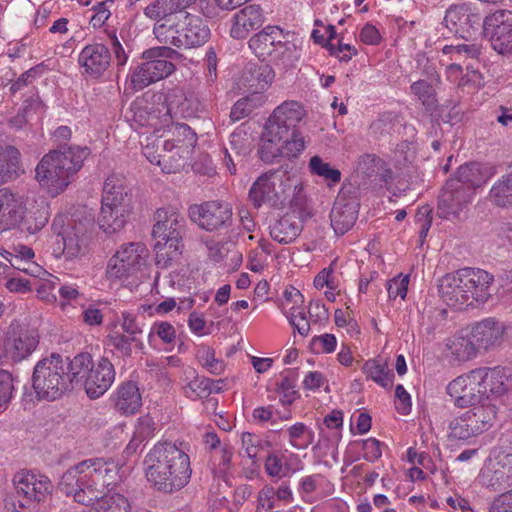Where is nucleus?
<instances>
[{
	"mask_svg": "<svg viewBox=\"0 0 512 512\" xmlns=\"http://www.w3.org/2000/svg\"><path fill=\"white\" fill-rule=\"evenodd\" d=\"M39 339L35 328L17 320L11 322L3 340L6 357L14 362L27 359L36 350Z\"/></svg>",
	"mask_w": 512,
	"mask_h": 512,
	"instance_id": "nucleus-11",
	"label": "nucleus"
},
{
	"mask_svg": "<svg viewBox=\"0 0 512 512\" xmlns=\"http://www.w3.org/2000/svg\"><path fill=\"white\" fill-rule=\"evenodd\" d=\"M492 282L493 277L482 269L463 268L444 275L438 290L448 306L462 309L474 301L485 302Z\"/></svg>",
	"mask_w": 512,
	"mask_h": 512,
	"instance_id": "nucleus-4",
	"label": "nucleus"
},
{
	"mask_svg": "<svg viewBox=\"0 0 512 512\" xmlns=\"http://www.w3.org/2000/svg\"><path fill=\"white\" fill-rule=\"evenodd\" d=\"M78 61L87 74L99 77L109 67L111 55L104 44L94 43L86 45L82 49Z\"/></svg>",
	"mask_w": 512,
	"mask_h": 512,
	"instance_id": "nucleus-22",
	"label": "nucleus"
},
{
	"mask_svg": "<svg viewBox=\"0 0 512 512\" xmlns=\"http://www.w3.org/2000/svg\"><path fill=\"white\" fill-rule=\"evenodd\" d=\"M309 167L313 174L323 177L332 184L338 183L341 180V172L331 167L329 163L324 162L319 156H313L310 159Z\"/></svg>",
	"mask_w": 512,
	"mask_h": 512,
	"instance_id": "nucleus-51",
	"label": "nucleus"
},
{
	"mask_svg": "<svg viewBox=\"0 0 512 512\" xmlns=\"http://www.w3.org/2000/svg\"><path fill=\"white\" fill-rule=\"evenodd\" d=\"M264 23V15L260 6L247 5L233 16L230 35L234 39H244L253 30Z\"/></svg>",
	"mask_w": 512,
	"mask_h": 512,
	"instance_id": "nucleus-26",
	"label": "nucleus"
},
{
	"mask_svg": "<svg viewBox=\"0 0 512 512\" xmlns=\"http://www.w3.org/2000/svg\"><path fill=\"white\" fill-rule=\"evenodd\" d=\"M489 177L488 169L483 168L479 163H470L460 166L456 175L451 179L458 180L466 187H470L474 193V189L484 184Z\"/></svg>",
	"mask_w": 512,
	"mask_h": 512,
	"instance_id": "nucleus-38",
	"label": "nucleus"
},
{
	"mask_svg": "<svg viewBox=\"0 0 512 512\" xmlns=\"http://www.w3.org/2000/svg\"><path fill=\"white\" fill-rule=\"evenodd\" d=\"M446 349L457 361H467L477 355L471 334L468 336L454 335L447 339Z\"/></svg>",
	"mask_w": 512,
	"mask_h": 512,
	"instance_id": "nucleus-41",
	"label": "nucleus"
},
{
	"mask_svg": "<svg viewBox=\"0 0 512 512\" xmlns=\"http://www.w3.org/2000/svg\"><path fill=\"white\" fill-rule=\"evenodd\" d=\"M250 77H245L249 87L256 91H263L271 83L273 72L269 66H260L249 71Z\"/></svg>",
	"mask_w": 512,
	"mask_h": 512,
	"instance_id": "nucleus-52",
	"label": "nucleus"
},
{
	"mask_svg": "<svg viewBox=\"0 0 512 512\" xmlns=\"http://www.w3.org/2000/svg\"><path fill=\"white\" fill-rule=\"evenodd\" d=\"M359 203L353 197L338 195L330 213L331 226L337 235L348 232L358 218Z\"/></svg>",
	"mask_w": 512,
	"mask_h": 512,
	"instance_id": "nucleus-19",
	"label": "nucleus"
},
{
	"mask_svg": "<svg viewBox=\"0 0 512 512\" xmlns=\"http://www.w3.org/2000/svg\"><path fill=\"white\" fill-rule=\"evenodd\" d=\"M188 215L193 223L208 232L227 228L232 221V209L221 201L193 204L188 209Z\"/></svg>",
	"mask_w": 512,
	"mask_h": 512,
	"instance_id": "nucleus-13",
	"label": "nucleus"
},
{
	"mask_svg": "<svg viewBox=\"0 0 512 512\" xmlns=\"http://www.w3.org/2000/svg\"><path fill=\"white\" fill-rule=\"evenodd\" d=\"M101 203L125 205L131 207L130 196L125 185V179L121 175L112 174L104 182Z\"/></svg>",
	"mask_w": 512,
	"mask_h": 512,
	"instance_id": "nucleus-34",
	"label": "nucleus"
},
{
	"mask_svg": "<svg viewBox=\"0 0 512 512\" xmlns=\"http://www.w3.org/2000/svg\"><path fill=\"white\" fill-rule=\"evenodd\" d=\"M439 84L426 80H417L410 86L411 93L428 111H434L437 107L436 87Z\"/></svg>",
	"mask_w": 512,
	"mask_h": 512,
	"instance_id": "nucleus-46",
	"label": "nucleus"
},
{
	"mask_svg": "<svg viewBox=\"0 0 512 512\" xmlns=\"http://www.w3.org/2000/svg\"><path fill=\"white\" fill-rule=\"evenodd\" d=\"M107 339L109 345L123 357H131L134 350L141 351L144 348L142 338L130 336L119 330H112L107 335Z\"/></svg>",
	"mask_w": 512,
	"mask_h": 512,
	"instance_id": "nucleus-40",
	"label": "nucleus"
},
{
	"mask_svg": "<svg viewBox=\"0 0 512 512\" xmlns=\"http://www.w3.org/2000/svg\"><path fill=\"white\" fill-rule=\"evenodd\" d=\"M145 475L153 488L173 493L186 486L191 478L189 456L171 442H160L146 455Z\"/></svg>",
	"mask_w": 512,
	"mask_h": 512,
	"instance_id": "nucleus-2",
	"label": "nucleus"
},
{
	"mask_svg": "<svg viewBox=\"0 0 512 512\" xmlns=\"http://www.w3.org/2000/svg\"><path fill=\"white\" fill-rule=\"evenodd\" d=\"M142 405L139 388L133 382L123 383L116 392L115 406L122 414H134Z\"/></svg>",
	"mask_w": 512,
	"mask_h": 512,
	"instance_id": "nucleus-36",
	"label": "nucleus"
},
{
	"mask_svg": "<svg viewBox=\"0 0 512 512\" xmlns=\"http://www.w3.org/2000/svg\"><path fill=\"white\" fill-rule=\"evenodd\" d=\"M57 243L62 245V254L66 259L72 260L81 252L82 246L78 235L73 230H64L58 236Z\"/></svg>",
	"mask_w": 512,
	"mask_h": 512,
	"instance_id": "nucleus-49",
	"label": "nucleus"
},
{
	"mask_svg": "<svg viewBox=\"0 0 512 512\" xmlns=\"http://www.w3.org/2000/svg\"><path fill=\"white\" fill-rule=\"evenodd\" d=\"M443 54L450 55L452 60L473 59L479 55V47L475 44H456L445 45L442 49Z\"/></svg>",
	"mask_w": 512,
	"mask_h": 512,
	"instance_id": "nucleus-53",
	"label": "nucleus"
},
{
	"mask_svg": "<svg viewBox=\"0 0 512 512\" xmlns=\"http://www.w3.org/2000/svg\"><path fill=\"white\" fill-rule=\"evenodd\" d=\"M189 154L182 153L181 150L174 149L172 152L164 153L161 170L164 173H177L184 167Z\"/></svg>",
	"mask_w": 512,
	"mask_h": 512,
	"instance_id": "nucleus-55",
	"label": "nucleus"
},
{
	"mask_svg": "<svg viewBox=\"0 0 512 512\" xmlns=\"http://www.w3.org/2000/svg\"><path fill=\"white\" fill-rule=\"evenodd\" d=\"M87 154V148L70 146L50 151L38 163L35 178L49 195L55 197L68 187Z\"/></svg>",
	"mask_w": 512,
	"mask_h": 512,
	"instance_id": "nucleus-3",
	"label": "nucleus"
},
{
	"mask_svg": "<svg viewBox=\"0 0 512 512\" xmlns=\"http://www.w3.org/2000/svg\"><path fill=\"white\" fill-rule=\"evenodd\" d=\"M230 150L224 148V163L228 168L230 174L236 173V165L231 153H234L236 157L245 156L250 152V147L247 138H243L241 133L234 132L230 135Z\"/></svg>",
	"mask_w": 512,
	"mask_h": 512,
	"instance_id": "nucleus-47",
	"label": "nucleus"
},
{
	"mask_svg": "<svg viewBox=\"0 0 512 512\" xmlns=\"http://www.w3.org/2000/svg\"><path fill=\"white\" fill-rule=\"evenodd\" d=\"M199 361L208 372L220 375L224 372L225 363L221 359L215 358V351L210 347H202L198 352Z\"/></svg>",
	"mask_w": 512,
	"mask_h": 512,
	"instance_id": "nucleus-54",
	"label": "nucleus"
},
{
	"mask_svg": "<svg viewBox=\"0 0 512 512\" xmlns=\"http://www.w3.org/2000/svg\"><path fill=\"white\" fill-rule=\"evenodd\" d=\"M363 369L368 377L382 387L389 388L393 385L394 374L387 368L386 363L368 360L365 362Z\"/></svg>",
	"mask_w": 512,
	"mask_h": 512,
	"instance_id": "nucleus-48",
	"label": "nucleus"
},
{
	"mask_svg": "<svg viewBox=\"0 0 512 512\" xmlns=\"http://www.w3.org/2000/svg\"><path fill=\"white\" fill-rule=\"evenodd\" d=\"M489 512H512V489L494 498Z\"/></svg>",
	"mask_w": 512,
	"mask_h": 512,
	"instance_id": "nucleus-64",
	"label": "nucleus"
},
{
	"mask_svg": "<svg viewBox=\"0 0 512 512\" xmlns=\"http://www.w3.org/2000/svg\"><path fill=\"white\" fill-rule=\"evenodd\" d=\"M162 143H163V140L156 139L152 142H148L143 147V154L146 157V159L150 163L156 164L160 167L162 166V163H163L164 153L170 152L169 150H163Z\"/></svg>",
	"mask_w": 512,
	"mask_h": 512,
	"instance_id": "nucleus-59",
	"label": "nucleus"
},
{
	"mask_svg": "<svg viewBox=\"0 0 512 512\" xmlns=\"http://www.w3.org/2000/svg\"><path fill=\"white\" fill-rule=\"evenodd\" d=\"M482 84V74L478 70L467 67L466 73L462 74L461 78L459 79L458 87L478 89L482 86Z\"/></svg>",
	"mask_w": 512,
	"mask_h": 512,
	"instance_id": "nucleus-62",
	"label": "nucleus"
},
{
	"mask_svg": "<svg viewBox=\"0 0 512 512\" xmlns=\"http://www.w3.org/2000/svg\"><path fill=\"white\" fill-rule=\"evenodd\" d=\"M489 199L499 207H512V172L502 176L493 184Z\"/></svg>",
	"mask_w": 512,
	"mask_h": 512,
	"instance_id": "nucleus-45",
	"label": "nucleus"
},
{
	"mask_svg": "<svg viewBox=\"0 0 512 512\" xmlns=\"http://www.w3.org/2000/svg\"><path fill=\"white\" fill-rule=\"evenodd\" d=\"M290 324L298 331L301 336H307L310 331V324L305 316L304 308L291 307L288 313Z\"/></svg>",
	"mask_w": 512,
	"mask_h": 512,
	"instance_id": "nucleus-57",
	"label": "nucleus"
},
{
	"mask_svg": "<svg viewBox=\"0 0 512 512\" xmlns=\"http://www.w3.org/2000/svg\"><path fill=\"white\" fill-rule=\"evenodd\" d=\"M383 165V160L374 154H365L359 161L360 169L369 177L378 174L380 169L383 168Z\"/></svg>",
	"mask_w": 512,
	"mask_h": 512,
	"instance_id": "nucleus-60",
	"label": "nucleus"
},
{
	"mask_svg": "<svg viewBox=\"0 0 512 512\" xmlns=\"http://www.w3.org/2000/svg\"><path fill=\"white\" fill-rule=\"evenodd\" d=\"M483 29L500 54L512 52V10L500 9L485 17Z\"/></svg>",
	"mask_w": 512,
	"mask_h": 512,
	"instance_id": "nucleus-17",
	"label": "nucleus"
},
{
	"mask_svg": "<svg viewBox=\"0 0 512 512\" xmlns=\"http://www.w3.org/2000/svg\"><path fill=\"white\" fill-rule=\"evenodd\" d=\"M182 15H175L169 18L156 21L153 27V33L156 39L166 45L181 48V39L178 36V30L181 27Z\"/></svg>",
	"mask_w": 512,
	"mask_h": 512,
	"instance_id": "nucleus-33",
	"label": "nucleus"
},
{
	"mask_svg": "<svg viewBox=\"0 0 512 512\" xmlns=\"http://www.w3.org/2000/svg\"><path fill=\"white\" fill-rule=\"evenodd\" d=\"M147 257L142 243L123 244L108 261L105 275L112 281L137 276L146 267Z\"/></svg>",
	"mask_w": 512,
	"mask_h": 512,
	"instance_id": "nucleus-9",
	"label": "nucleus"
},
{
	"mask_svg": "<svg viewBox=\"0 0 512 512\" xmlns=\"http://www.w3.org/2000/svg\"><path fill=\"white\" fill-rule=\"evenodd\" d=\"M479 17L470 11L466 4H457L450 6L444 16V24L451 33L462 39H467L472 35L474 24H479Z\"/></svg>",
	"mask_w": 512,
	"mask_h": 512,
	"instance_id": "nucleus-20",
	"label": "nucleus"
},
{
	"mask_svg": "<svg viewBox=\"0 0 512 512\" xmlns=\"http://www.w3.org/2000/svg\"><path fill=\"white\" fill-rule=\"evenodd\" d=\"M186 12L179 0H155L144 9L145 16L156 21Z\"/></svg>",
	"mask_w": 512,
	"mask_h": 512,
	"instance_id": "nucleus-43",
	"label": "nucleus"
},
{
	"mask_svg": "<svg viewBox=\"0 0 512 512\" xmlns=\"http://www.w3.org/2000/svg\"><path fill=\"white\" fill-rule=\"evenodd\" d=\"M482 372V389L485 390L486 403H493L490 399L491 396H501L512 388V372L507 373L505 369L495 367L478 368Z\"/></svg>",
	"mask_w": 512,
	"mask_h": 512,
	"instance_id": "nucleus-24",
	"label": "nucleus"
},
{
	"mask_svg": "<svg viewBox=\"0 0 512 512\" xmlns=\"http://www.w3.org/2000/svg\"><path fill=\"white\" fill-rule=\"evenodd\" d=\"M24 200L18 192L0 189V234L15 231Z\"/></svg>",
	"mask_w": 512,
	"mask_h": 512,
	"instance_id": "nucleus-21",
	"label": "nucleus"
},
{
	"mask_svg": "<svg viewBox=\"0 0 512 512\" xmlns=\"http://www.w3.org/2000/svg\"><path fill=\"white\" fill-rule=\"evenodd\" d=\"M473 192L455 179H448L440 196L437 214L443 219H460L471 203Z\"/></svg>",
	"mask_w": 512,
	"mask_h": 512,
	"instance_id": "nucleus-14",
	"label": "nucleus"
},
{
	"mask_svg": "<svg viewBox=\"0 0 512 512\" xmlns=\"http://www.w3.org/2000/svg\"><path fill=\"white\" fill-rule=\"evenodd\" d=\"M409 276L394 278L387 283V291L390 299L401 297L404 299L407 295Z\"/></svg>",
	"mask_w": 512,
	"mask_h": 512,
	"instance_id": "nucleus-61",
	"label": "nucleus"
},
{
	"mask_svg": "<svg viewBox=\"0 0 512 512\" xmlns=\"http://www.w3.org/2000/svg\"><path fill=\"white\" fill-rule=\"evenodd\" d=\"M21 154L11 145L0 146V185L19 176Z\"/></svg>",
	"mask_w": 512,
	"mask_h": 512,
	"instance_id": "nucleus-37",
	"label": "nucleus"
},
{
	"mask_svg": "<svg viewBox=\"0 0 512 512\" xmlns=\"http://www.w3.org/2000/svg\"><path fill=\"white\" fill-rule=\"evenodd\" d=\"M152 236L155 239V260L160 268H167L182 253V239L186 231V220L173 207H163L154 214Z\"/></svg>",
	"mask_w": 512,
	"mask_h": 512,
	"instance_id": "nucleus-5",
	"label": "nucleus"
},
{
	"mask_svg": "<svg viewBox=\"0 0 512 512\" xmlns=\"http://www.w3.org/2000/svg\"><path fill=\"white\" fill-rule=\"evenodd\" d=\"M130 81L133 89L136 91L142 90L150 84L157 82L156 76L152 74L147 60L134 68L130 76Z\"/></svg>",
	"mask_w": 512,
	"mask_h": 512,
	"instance_id": "nucleus-50",
	"label": "nucleus"
},
{
	"mask_svg": "<svg viewBox=\"0 0 512 512\" xmlns=\"http://www.w3.org/2000/svg\"><path fill=\"white\" fill-rule=\"evenodd\" d=\"M120 332L129 334L137 338H142L143 329L142 326L136 321V316L130 312H122L119 319Z\"/></svg>",
	"mask_w": 512,
	"mask_h": 512,
	"instance_id": "nucleus-58",
	"label": "nucleus"
},
{
	"mask_svg": "<svg viewBox=\"0 0 512 512\" xmlns=\"http://www.w3.org/2000/svg\"><path fill=\"white\" fill-rule=\"evenodd\" d=\"M178 56L179 53L168 46L153 47L145 50L142 54V58L149 63L157 81L170 76L175 71L172 60Z\"/></svg>",
	"mask_w": 512,
	"mask_h": 512,
	"instance_id": "nucleus-25",
	"label": "nucleus"
},
{
	"mask_svg": "<svg viewBox=\"0 0 512 512\" xmlns=\"http://www.w3.org/2000/svg\"><path fill=\"white\" fill-rule=\"evenodd\" d=\"M166 111L163 115V126L169 127L173 124L174 117L189 118L195 115L197 109L194 105V99L179 88L168 92L166 99Z\"/></svg>",
	"mask_w": 512,
	"mask_h": 512,
	"instance_id": "nucleus-23",
	"label": "nucleus"
},
{
	"mask_svg": "<svg viewBox=\"0 0 512 512\" xmlns=\"http://www.w3.org/2000/svg\"><path fill=\"white\" fill-rule=\"evenodd\" d=\"M111 361L101 357L97 362L89 353H79L72 359L74 386L81 384L90 399H97L111 387L115 380Z\"/></svg>",
	"mask_w": 512,
	"mask_h": 512,
	"instance_id": "nucleus-7",
	"label": "nucleus"
},
{
	"mask_svg": "<svg viewBox=\"0 0 512 512\" xmlns=\"http://www.w3.org/2000/svg\"><path fill=\"white\" fill-rule=\"evenodd\" d=\"M282 38V31L279 27L267 26L261 32L253 35L248 45L262 60L270 57L273 61H283L290 56L291 45L283 41Z\"/></svg>",
	"mask_w": 512,
	"mask_h": 512,
	"instance_id": "nucleus-15",
	"label": "nucleus"
},
{
	"mask_svg": "<svg viewBox=\"0 0 512 512\" xmlns=\"http://www.w3.org/2000/svg\"><path fill=\"white\" fill-rule=\"evenodd\" d=\"M479 482L492 491H500L512 486V477L499 460L481 471Z\"/></svg>",
	"mask_w": 512,
	"mask_h": 512,
	"instance_id": "nucleus-35",
	"label": "nucleus"
},
{
	"mask_svg": "<svg viewBox=\"0 0 512 512\" xmlns=\"http://www.w3.org/2000/svg\"><path fill=\"white\" fill-rule=\"evenodd\" d=\"M131 207L102 203L98 215L99 227L107 234L121 230L127 223Z\"/></svg>",
	"mask_w": 512,
	"mask_h": 512,
	"instance_id": "nucleus-31",
	"label": "nucleus"
},
{
	"mask_svg": "<svg viewBox=\"0 0 512 512\" xmlns=\"http://www.w3.org/2000/svg\"><path fill=\"white\" fill-rule=\"evenodd\" d=\"M50 206L48 202L41 200L29 204L26 199L20 210L15 231L23 234L35 235L48 223L50 218Z\"/></svg>",
	"mask_w": 512,
	"mask_h": 512,
	"instance_id": "nucleus-18",
	"label": "nucleus"
},
{
	"mask_svg": "<svg viewBox=\"0 0 512 512\" xmlns=\"http://www.w3.org/2000/svg\"><path fill=\"white\" fill-rule=\"evenodd\" d=\"M503 332V327L499 323L488 318L477 323L470 334L476 350L479 352L498 346L501 343Z\"/></svg>",
	"mask_w": 512,
	"mask_h": 512,
	"instance_id": "nucleus-27",
	"label": "nucleus"
},
{
	"mask_svg": "<svg viewBox=\"0 0 512 512\" xmlns=\"http://www.w3.org/2000/svg\"><path fill=\"white\" fill-rule=\"evenodd\" d=\"M482 372L477 369L458 376L447 386V393L455 406L460 408L475 407L486 403L485 390L482 389Z\"/></svg>",
	"mask_w": 512,
	"mask_h": 512,
	"instance_id": "nucleus-12",
	"label": "nucleus"
},
{
	"mask_svg": "<svg viewBox=\"0 0 512 512\" xmlns=\"http://www.w3.org/2000/svg\"><path fill=\"white\" fill-rule=\"evenodd\" d=\"M261 159L273 162L277 157H297L305 148L304 138L298 130H292L272 116H269L262 133Z\"/></svg>",
	"mask_w": 512,
	"mask_h": 512,
	"instance_id": "nucleus-8",
	"label": "nucleus"
},
{
	"mask_svg": "<svg viewBox=\"0 0 512 512\" xmlns=\"http://www.w3.org/2000/svg\"><path fill=\"white\" fill-rule=\"evenodd\" d=\"M32 386L38 399L47 400H56L72 390V360L55 353L39 360L34 367Z\"/></svg>",
	"mask_w": 512,
	"mask_h": 512,
	"instance_id": "nucleus-6",
	"label": "nucleus"
},
{
	"mask_svg": "<svg viewBox=\"0 0 512 512\" xmlns=\"http://www.w3.org/2000/svg\"><path fill=\"white\" fill-rule=\"evenodd\" d=\"M185 374L186 379H189L183 387L187 397L192 399L207 398L212 393L213 380L206 377H199L193 369L186 371Z\"/></svg>",
	"mask_w": 512,
	"mask_h": 512,
	"instance_id": "nucleus-44",
	"label": "nucleus"
},
{
	"mask_svg": "<svg viewBox=\"0 0 512 512\" xmlns=\"http://www.w3.org/2000/svg\"><path fill=\"white\" fill-rule=\"evenodd\" d=\"M41 110L42 102L38 96L26 99L18 113L8 119V127L15 131L25 128Z\"/></svg>",
	"mask_w": 512,
	"mask_h": 512,
	"instance_id": "nucleus-42",
	"label": "nucleus"
},
{
	"mask_svg": "<svg viewBox=\"0 0 512 512\" xmlns=\"http://www.w3.org/2000/svg\"><path fill=\"white\" fill-rule=\"evenodd\" d=\"M496 404L483 403L453 418L449 423V437L467 440L487 431L496 417Z\"/></svg>",
	"mask_w": 512,
	"mask_h": 512,
	"instance_id": "nucleus-10",
	"label": "nucleus"
},
{
	"mask_svg": "<svg viewBox=\"0 0 512 512\" xmlns=\"http://www.w3.org/2000/svg\"><path fill=\"white\" fill-rule=\"evenodd\" d=\"M14 485L20 508L34 510L37 504L43 500L52 488L49 479L42 475L30 472H19L14 476Z\"/></svg>",
	"mask_w": 512,
	"mask_h": 512,
	"instance_id": "nucleus-16",
	"label": "nucleus"
},
{
	"mask_svg": "<svg viewBox=\"0 0 512 512\" xmlns=\"http://www.w3.org/2000/svg\"><path fill=\"white\" fill-rule=\"evenodd\" d=\"M302 229L303 223L299 213L290 211L270 227V236L280 244H290L297 239Z\"/></svg>",
	"mask_w": 512,
	"mask_h": 512,
	"instance_id": "nucleus-28",
	"label": "nucleus"
},
{
	"mask_svg": "<svg viewBox=\"0 0 512 512\" xmlns=\"http://www.w3.org/2000/svg\"><path fill=\"white\" fill-rule=\"evenodd\" d=\"M171 129L173 138L163 140V150L172 152L178 149L182 153L190 154L197 142L196 134L187 124L177 123Z\"/></svg>",
	"mask_w": 512,
	"mask_h": 512,
	"instance_id": "nucleus-32",
	"label": "nucleus"
},
{
	"mask_svg": "<svg viewBox=\"0 0 512 512\" xmlns=\"http://www.w3.org/2000/svg\"><path fill=\"white\" fill-rule=\"evenodd\" d=\"M181 23V27H184L186 32L181 40V48L199 47L209 40L210 29L200 16L186 12L182 15Z\"/></svg>",
	"mask_w": 512,
	"mask_h": 512,
	"instance_id": "nucleus-29",
	"label": "nucleus"
},
{
	"mask_svg": "<svg viewBox=\"0 0 512 512\" xmlns=\"http://www.w3.org/2000/svg\"><path fill=\"white\" fill-rule=\"evenodd\" d=\"M277 177L276 171L265 172L252 184L248 196L254 207L259 208L264 203H276L278 199L275 187Z\"/></svg>",
	"mask_w": 512,
	"mask_h": 512,
	"instance_id": "nucleus-30",
	"label": "nucleus"
},
{
	"mask_svg": "<svg viewBox=\"0 0 512 512\" xmlns=\"http://www.w3.org/2000/svg\"><path fill=\"white\" fill-rule=\"evenodd\" d=\"M118 467L101 458L84 460L69 468L61 477L59 489L74 501L89 506L101 501L104 512H131L127 498L121 494L106 496L117 483Z\"/></svg>",
	"mask_w": 512,
	"mask_h": 512,
	"instance_id": "nucleus-1",
	"label": "nucleus"
},
{
	"mask_svg": "<svg viewBox=\"0 0 512 512\" xmlns=\"http://www.w3.org/2000/svg\"><path fill=\"white\" fill-rule=\"evenodd\" d=\"M1 255L10 264V268L24 272L26 274L35 276L40 269L39 266L33 260L18 258L17 255L13 252L3 250V252H1Z\"/></svg>",
	"mask_w": 512,
	"mask_h": 512,
	"instance_id": "nucleus-56",
	"label": "nucleus"
},
{
	"mask_svg": "<svg viewBox=\"0 0 512 512\" xmlns=\"http://www.w3.org/2000/svg\"><path fill=\"white\" fill-rule=\"evenodd\" d=\"M270 116L284 125H289L292 130H298L297 126L304 118L305 110L297 101H285L277 106Z\"/></svg>",
	"mask_w": 512,
	"mask_h": 512,
	"instance_id": "nucleus-39",
	"label": "nucleus"
},
{
	"mask_svg": "<svg viewBox=\"0 0 512 512\" xmlns=\"http://www.w3.org/2000/svg\"><path fill=\"white\" fill-rule=\"evenodd\" d=\"M151 333L156 334L164 343L170 344L176 338L175 328L168 322H156L151 328Z\"/></svg>",
	"mask_w": 512,
	"mask_h": 512,
	"instance_id": "nucleus-63",
	"label": "nucleus"
}]
</instances>
